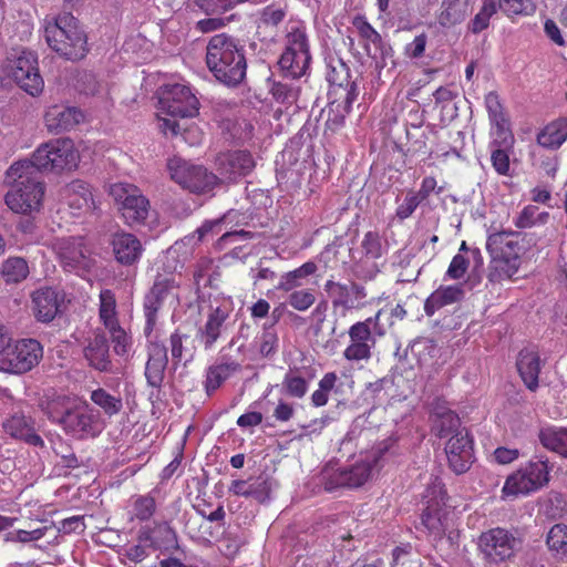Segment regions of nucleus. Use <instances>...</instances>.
<instances>
[{
  "mask_svg": "<svg viewBox=\"0 0 567 567\" xmlns=\"http://www.w3.org/2000/svg\"><path fill=\"white\" fill-rule=\"evenodd\" d=\"M171 178L192 193L204 194L214 188L217 177L202 165L174 156L167 162Z\"/></svg>",
  "mask_w": 567,
  "mask_h": 567,
  "instance_id": "1a4fd4ad",
  "label": "nucleus"
},
{
  "mask_svg": "<svg viewBox=\"0 0 567 567\" xmlns=\"http://www.w3.org/2000/svg\"><path fill=\"white\" fill-rule=\"evenodd\" d=\"M287 10L276 4L266 6L259 16L258 30L261 29H277L278 25L285 20Z\"/></svg>",
  "mask_w": 567,
  "mask_h": 567,
  "instance_id": "3c124183",
  "label": "nucleus"
},
{
  "mask_svg": "<svg viewBox=\"0 0 567 567\" xmlns=\"http://www.w3.org/2000/svg\"><path fill=\"white\" fill-rule=\"evenodd\" d=\"M48 416L53 422L62 425L63 430L79 439L86 436H95L99 433L97 414H95L89 405H75L58 411L52 405L48 411Z\"/></svg>",
  "mask_w": 567,
  "mask_h": 567,
  "instance_id": "9b49d317",
  "label": "nucleus"
},
{
  "mask_svg": "<svg viewBox=\"0 0 567 567\" xmlns=\"http://www.w3.org/2000/svg\"><path fill=\"white\" fill-rule=\"evenodd\" d=\"M206 64L214 76L227 86H237L246 76L244 47L227 33L213 35L206 47Z\"/></svg>",
  "mask_w": 567,
  "mask_h": 567,
  "instance_id": "f257e3e1",
  "label": "nucleus"
},
{
  "mask_svg": "<svg viewBox=\"0 0 567 567\" xmlns=\"http://www.w3.org/2000/svg\"><path fill=\"white\" fill-rule=\"evenodd\" d=\"M241 365L236 361H225L213 364L207 369L204 388L210 396L226 380L240 370Z\"/></svg>",
  "mask_w": 567,
  "mask_h": 567,
  "instance_id": "7c9ffc66",
  "label": "nucleus"
},
{
  "mask_svg": "<svg viewBox=\"0 0 567 567\" xmlns=\"http://www.w3.org/2000/svg\"><path fill=\"white\" fill-rule=\"evenodd\" d=\"M539 441L544 447L567 457V430L546 427L539 432Z\"/></svg>",
  "mask_w": 567,
  "mask_h": 567,
  "instance_id": "f704fd0d",
  "label": "nucleus"
},
{
  "mask_svg": "<svg viewBox=\"0 0 567 567\" xmlns=\"http://www.w3.org/2000/svg\"><path fill=\"white\" fill-rule=\"evenodd\" d=\"M65 198L72 209L83 210L94 207L93 194L90 185L81 179L72 181L65 187Z\"/></svg>",
  "mask_w": 567,
  "mask_h": 567,
  "instance_id": "2f4dec72",
  "label": "nucleus"
},
{
  "mask_svg": "<svg viewBox=\"0 0 567 567\" xmlns=\"http://www.w3.org/2000/svg\"><path fill=\"white\" fill-rule=\"evenodd\" d=\"M282 385L288 395L301 399L308 390V382L305 378L296 374L291 370L286 373Z\"/></svg>",
  "mask_w": 567,
  "mask_h": 567,
  "instance_id": "052dcab7",
  "label": "nucleus"
},
{
  "mask_svg": "<svg viewBox=\"0 0 567 567\" xmlns=\"http://www.w3.org/2000/svg\"><path fill=\"white\" fill-rule=\"evenodd\" d=\"M189 337L186 334H181L178 332H175L171 336L169 342H171V354L173 358V361L175 363L179 362L183 358L186 359V361H189L194 357V350L184 346V342L188 340Z\"/></svg>",
  "mask_w": 567,
  "mask_h": 567,
  "instance_id": "bf43d9fd",
  "label": "nucleus"
},
{
  "mask_svg": "<svg viewBox=\"0 0 567 567\" xmlns=\"http://www.w3.org/2000/svg\"><path fill=\"white\" fill-rule=\"evenodd\" d=\"M353 270L359 275L370 276L375 271L374 259L379 250H349Z\"/></svg>",
  "mask_w": 567,
  "mask_h": 567,
  "instance_id": "a19ab883",
  "label": "nucleus"
},
{
  "mask_svg": "<svg viewBox=\"0 0 567 567\" xmlns=\"http://www.w3.org/2000/svg\"><path fill=\"white\" fill-rule=\"evenodd\" d=\"M351 343L346 348L343 355L349 361L368 360L371 357V348L375 342L360 339L355 336H349Z\"/></svg>",
  "mask_w": 567,
  "mask_h": 567,
  "instance_id": "de8ad7c7",
  "label": "nucleus"
},
{
  "mask_svg": "<svg viewBox=\"0 0 567 567\" xmlns=\"http://www.w3.org/2000/svg\"><path fill=\"white\" fill-rule=\"evenodd\" d=\"M44 38L48 45L66 60H81L89 51L87 37L79 20L70 12H62L51 20L47 19Z\"/></svg>",
  "mask_w": 567,
  "mask_h": 567,
  "instance_id": "7ed1b4c3",
  "label": "nucleus"
},
{
  "mask_svg": "<svg viewBox=\"0 0 567 567\" xmlns=\"http://www.w3.org/2000/svg\"><path fill=\"white\" fill-rule=\"evenodd\" d=\"M217 165L220 175L228 181L236 182L240 177L249 175L254 171L256 162L250 152L237 150L219 155Z\"/></svg>",
  "mask_w": 567,
  "mask_h": 567,
  "instance_id": "aec40b11",
  "label": "nucleus"
},
{
  "mask_svg": "<svg viewBox=\"0 0 567 567\" xmlns=\"http://www.w3.org/2000/svg\"><path fill=\"white\" fill-rule=\"evenodd\" d=\"M491 262L488 278L491 281H499L511 278L518 269L519 256L515 250H489Z\"/></svg>",
  "mask_w": 567,
  "mask_h": 567,
  "instance_id": "393cba45",
  "label": "nucleus"
},
{
  "mask_svg": "<svg viewBox=\"0 0 567 567\" xmlns=\"http://www.w3.org/2000/svg\"><path fill=\"white\" fill-rule=\"evenodd\" d=\"M8 178L13 181L11 189L6 194L7 206L17 214L39 212L43 197L44 184L32 175L28 161L13 163L8 172Z\"/></svg>",
  "mask_w": 567,
  "mask_h": 567,
  "instance_id": "20e7f679",
  "label": "nucleus"
},
{
  "mask_svg": "<svg viewBox=\"0 0 567 567\" xmlns=\"http://www.w3.org/2000/svg\"><path fill=\"white\" fill-rule=\"evenodd\" d=\"M110 195L117 204L127 225L145 223L151 212V203L137 186L128 183H115L110 186Z\"/></svg>",
  "mask_w": 567,
  "mask_h": 567,
  "instance_id": "6e6552de",
  "label": "nucleus"
},
{
  "mask_svg": "<svg viewBox=\"0 0 567 567\" xmlns=\"http://www.w3.org/2000/svg\"><path fill=\"white\" fill-rule=\"evenodd\" d=\"M406 155L426 154L429 152L426 133L420 126L406 130Z\"/></svg>",
  "mask_w": 567,
  "mask_h": 567,
  "instance_id": "13d9d810",
  "label": "nucleus"
},
{
  "mask_svg": "<svg viewBox=\"0 0 567 567\" xmlns=\"http://www.w3.org/2000/svg\"><path fill=\"white\" fill-rule=\"evenodd\" d=\"M91 400L93 403L99 405L109 416L117 414L123 408L121 398L110 394L102 388L92 391Z\"/></svg>",
  "mask_w": 567,
  "mask_h": 567,
  "instance_id": "37998d69",
  "label": "nucleus"
},
{
  "mask_svg": "<svg viewBox=\"0 0 567 567\" xmlns=\"http://www.w3.org/2000/svg\"><path fill=\"white\" fill-rule=\"evenodd\" d=\"M274 486L275 482L267 475L249 478L248 497H252L259 503H265L269 501Z\"/></svg>",
  "mask_w": 567,
  "mask_h": 567,
  "instance_id": "a18cd8bd",
  "label": "nucleus"
},
{
  "mask_svg": "<svg viewBox=\"0 0 567 567\" xmlns=\"http://www.w3.org/2000/svg\"><path fill=\"white\" fill-rule=\"evenodd\" d=\"M441 511V507H435L434 504H431V501H426V508L421 515V522L430 533H440L442 527Z\"/></svg>",
  "mask_w": 567,
  "mask_h": 567,
  "instance_id": "69168bd1",
  "label": "nucleus"
},
{
  "mask_svg": "<svg viewBox=\"0 0 567 567\" xmlns=\"http://www.w3.org/2000/svg\"><path fill=\"white\" fill-rule=\"evenodd\" d=\"M64 292L55 287H41L32 292V311L38 321L49 323L62 311Z\"/></svg>",
  "mask_w": 567,
  "mask_h": 567,
  "instance_id": "2eb2a0df",
  "label": "nucleus"
},
{
  "mask_svg": "<svg viewBox=\"0 0 567 567\" xmlns=\"http://www.w3.org/2000/svg\"><path fill=\"white\" fill-rule=\"evenodd\" d=\"M174 288H176V285L173 279H157L155 280L148 293L145 296L144 312L146 317V333H150L153 330L156 323L157 311L162 307L164 299Z\"/></svg>",
  "mask_w": 567,
  "mask_h": 567,
  "instance_id": "5701e85b",
  "label": "nucleus"
},
{
  "mask_svg": "<svg viewBox=\"0 0 567 567\" xmlns=\"http://www.w3.org/2000/svg\"><path fill=\"white\" fill-rule=\"evenodd\" d=\"M27 161L30 169L61 173L76 168L80 154L71 138L60 137L39 145L32 153L31 158Z\"/></svg>",
  "mask_w": 567,
  "mask_h": 567,
  "instance_id": "423d86ee",
  "label": "nucleus"
},
{
  "mask_svg": "<svg viewBox=\"0 0 567 567\" xmlns=\"http://www.w3.org/2000/svg\"><path fill=\"white\" fill-rule=\"evenodd\" d=\"M351 343L346 348L343 355L349 361L368 360L371 357V348L375 342L360 339L355 336H349Z\"/></svg>",
  "mask_w": 567,
  "mask_h": 567,
  "instance_id": "49530a36",
  "label": "nucleus"
},
{
  "mask_svg": "<svg viewBox=\"0 0 567 567\" xmlns=\"http://www.w3.org/2000/svg\"><path fill=\"white\" fill-rule=\"evenodd\" d=\"M59 256L63 268L68 271H87L93 266V259L83 250H60Z\"/></svg>",
  "mask_w": 567,
  "mask_h": 567,
  "instance_id": "4c0bfd02",
  "label": "nucleus"
},
{
  "mask_svg": "<svg viewBox=\"0 0 567 567\" xmlns=\"http://www.w3.org/2000/svg\"><path fill=\"white\" fill-rule=\"evenodd\" d=\"M140 540L150 543L151 547L163 554L179 549L177 534L167 523L157 524L150 532L142 533Z\"/></svg>",
  "mask_w": 567,
  "mask_h": 567,
  "instance_id": "bb28decb",
  "label": "nucleus"
},
{
  "mask_svg": "<svg viewBox=\"0 0 567 567\" xmlns=\"http://www.w3.org/2000/svg\"><path fill=\"white\" fill-rule=\"evenodd\" d=\"M513 148L491 147V163L501 176H508L511 171L509 153Z\"/></svg>",
  "mask_w": 567,
  "mask_h": 567,
  "instance_id": "680f3d73",
  "label": "nucleus"
},
{
  "mask_svg": "<svg viewBox=\"0 0 567 567\" xmlns=\"http://www.w3.org/2000/svg\"><path fill=\"white\" fill-rule=\"evenodd\" d=\"M300 89L284 82H274L270 87L272 99L280 104L290 106L297 102Z\"/></svg>",
  "mask_w": 567,
  "mask_h": 567,
  "instance_id": "5fc2aeb1",
  "label": "nucleus"
},
{
  "mask_svg": "<svg viewBox=\"0 0 567 567\" xmlns=\"http://www.w3.org/2000/svg\"><path fill=\"white\" fill-rule=\"evenodd\" d=\"M499 9L508 18L528 17L536 12V4L533 0H499Z\"/></svg>",
  "mask_w": 567,
  "mask_h": 567,
  "instance_id": "09e8293b",
  "label": "nucleus"
},
{
  "mask_svg": "<svg viewBox=\"0 0 567 567\" xmlns=\"http://www.w3.org/2000/svg\"><path fill=\"white\" fill-rule=\"evenodd\" d=\"M465 298V290L463 284L440 286L434 290L424 302V311L426 316L432 317L436 310L458 303Z\"/></svg>",
  "mask_w": 567,
  "mask_h": 567,
  "instance_id": "a878e982",
  "label": "nucleus"
},
{
  "mask_svg": "<svg viewBox=\"0 0 567 567\" xmlns=\"http://www.w3.org/2000/svg\"><path fill=\"white\" fill-rule=\"evenodd\" d=\"M111 334L112 342L114 343V352L117 355H124L131 348V338L125 330L117 323L106 328Z\"/></svg>",
  "mask_w": 567,
  "mask_h": 567,
  "instance_id": "338daca9",
  "label": "nucleus"
},
{
  "mask_svg": "<svg viewBox=\"0 0 567 567\" xmlns=\"http://www.w3.org/2000/svg\"><path fill=\"white\" fill-rule=\"evenodd\" d=\"M520 540L509 530L496 527L481 534L478 547L486 559L502 563L514 556Z\"/></svg>",
  "mask_w": 567,
  "mask_h": 567,
  "instance_id": "ddd939ff",
  "label": "nucleus"
},
{
  "mask_svg": "<svg viewBox=\"0 0 567 567\" xmlns=\"http://www.w3.org/2000/svg\"><path fill=\"white\" fill-rule=\"evenodd\" d=\"M324 290L332 298L334 307L341 306L347 309L359 307L361 301L367 297L364 287L352 281L341 284L328 280L324 285Z\"/></svg>",
  "mask_w": 567,
  "mask_h": 567,
  "instance_id": "4be33fe9",
  "label": "nucleus"
},
{
  "mask_svg": "<svg viewBox=\"0 0 567 567\" xmlns=\"http://www.w3.org/2000/svg\"><path fill=\"white\" fill-rule=\"evenodd\" d=\"M100 319L105 328L117 324L116 300L112 290L104 289L100 292Z\"/></svg>",
  "mask_w": 567,
  "mask_h": 567,
  "instance_id": "79ce46f5",
  "label": "nucleus"
},
{
  "mask_svg": "<svg viewBox=\"0 0 567 567\" xmlns=\"http://www.w3.org/2000/svg\"><path fill=\"white\" fill-rule=\"evenodd\" d=\"M223 230L224 223L221 219L205 221L202 227L196 230L197 241L202 245L214 244L216 241L219 246H226L252 238L255 235L244 229L234 231Z\"/></svg>",
  "mask_w": 567,
  "mask_h": 567,
  "instance_id": "a211bd4d",
  "label": "nucleus"
},
{
  "mask_svg": "<svg viewBox=\"0 0 567 567\" xmlns=\"http://www.w3.org/2000/svg\"><path fill=\"white\" fill-rule=\"evenodd\" d=\"M287 302L298 311H306L316 302V296L311 289L293 290Z\"/></svg>",
  "mask_w": 567,
  "mask_h": 567,
  "instance_id": "e2e57ef3",
  "label": "nucleus"
},
{
  "mask_svg": "<svg viewBox=\"0 0 567 567\" xmlns=\"http://www.w3.org/2000/svg\"><path fill=\"white\" fill-rule=\"evenodd\" d=\"M342 475L347 488H357L362 486L371 476V462H359L349 467H343Z\"/></svg>",
  "mask_w": 567,
  "mask_h": 567,
  "instance_id": "e433bc0d",
  "label": "nucleus"
},
{
  "mask_svg": "<svg viewBox=\"0 0 567 567\" xmlns=\"http://www.w3.org/2000/svg\"><path fill=\"white\" fill-rule=\"evenodd\" d=\"M549 214L538 213V207L534 205H527L514 219V225L519 229L532 228L537 221L544 224L548 219Z\"/></svg>",
  "mask_w": 567,
  "mask_h": 567,
  "instance_id": "6e6d98bb",
  "label": "nucleus"
},
{
  "mask_svg": "<svg viewBox=\"0 0 567 567\" xmlns=\"http://www.w3.org/2000/svg\"><path fill=\"white\" fill-rule=\"evenodd\" d=\"M200 103L192 89L183 83L165 84L159 90L158 96V127L166 135H182L187 141V134L192 131L181 132L179 118L195 117L199 114Z\"/></svg>",
  "mask_w": 567,
  "mask_h": 567,
  "instance_id": "f03ea898",
  "label": "nucleus"
},
{
  "mask_svg": "<svg viewBox=\"0 0 567 567\" xmlns=\"http://www.w3.org/2000/svg\"><path fill=\"white\" fill-rule=\"evenodd\" d=\"M391 567H422L421 560L411 544L396 546L392 551Z\"/></svg>",
  "mask_w": 567,
  "mask_h": 567,
  "instance_id": "864d4df0",
  "label": "nucleus"
},
{
  "mask_svg": "<svg viewBox=\"0 0 567 567\" xmlns=\"http://www.w3.org/2000/svg\"><path fill=\"white\" fill-rule=\"evenodd\" d=\"M538 145L558 150L567 141V117H558L545 125L536 138Z\"/></svg>",
  "mask_w": 567,
  "mask_h": 567,
  "instance_id": "c756f323",
  "label": "nucleus"
},
{
  "mask_svg": "<svg viewBox=\"0 0 567 567\" xmlns=\"http://www.w3.org/2000/svg\"><path fill=\"white\" fill-rule=\"evenodd\" d=\"M319 484L326 492H333L338 488L346 487L342 470L324 468L319 476Z\"/></svg>",
  "mask_w": 567,
  "mask_h": 567,
  "instance_id": "0e129e2a",
  "label": "nucleus"
},
{
  "mask_svg": "<svg viewBox=\"0 0 567 567\" xmlns=\"http://www.w3.org/2000/svg\"><path fill=\"white\" fill-rule=\"evenodd\" d=\"M227 313L220 308L214 309L207 318L204 327L199 328L198 333L204 342L205 349H210L221 333Z\"/></svg>",
  "mask_w": 567,
  "mask_h": 567,
  "instance_id": "473e14b6",
  "label": "nucleus"
},
{
  "mask_svg": "<svg viewBox=\"0 0 567 567\" xmlns=\"http://www.w3.org/2000/svg\"><path fill=\"white\" fill-rule=\"evenodd\" d=\"M3 430L16 440L23 441L28 445L44 447V441L37 434L34 420L23 414H14L3 422Z\"/></svg>",
  "mask_w": 567,
  "mask_h": 567,
  "instance_id": "b1692460",
  "label": "nucleus"
},
{
  "mask_svg": "<svg viewBox=\"0 0 567 567\" xmlns=\"http://www.w3.org/2000/svg\"><path fill=\"white\" fill-rule=\"evenodd\" d=\"M548 481L547 461L532 460L526 466L507 477L503 492L506 495L528 494L542 488Z\"/></svg>",
  "mask_w": 567,
  "mask_h": 567,
  "instance_id": "f8f14e48",
  "label": "nucleus"
},
{
  "mask_svg": "<svg viewBox=\"0 0 567 567\" xmlns=\"http://www.w3.org/2000/svg\"><path fill=\"white\" fill-rule=\"evenodd\" d=\"M317 270V265L312 261H308L300 266L299 268L288 271L281 276L279 285L277 286L278 290L290 291L295 288L302 285V280L308 276L315 274Z\"/></svg>",
  "mask_w": 567,
  "mask_h": 567,
  "instance_id": "c9c22d12",
  "label": "nucleus"
},
{
  "mask_svg": "<svg viewBox=\"0 0 567 567\" xmlns=\"http://www.w3.org/2000/svg\"><path fill=\"white\" fill-rule=\"evenodd\" d=\"M167 363L166 347L161 344L153 346L145 367V377L150 386L156 389L162 386Z\"/></svg>",
  "mask_w": 567,
  "mask_h": 567,
  "instance_id": "c85d7f7f",
  "label": "nucleus"
},
{
  "mask_svg": "<svg viewBox=\"0 0 567 567\" xmlns=\"http://www.w3.org/2000/svg\"><path fill=\"white\" fill-rule=\"evenodd\" d=\"M485 106L489 122L508 116L499 94L495 91H491L485 95Z\"/></svg>",
  "mask_w": 567,
  "mask_h": 567,
  "instance_id": "774afa93",
  "label": "nucleus"
},
{
  "mask_svg": "<svg viewBox=\"0 0 567 567\" xmlns=\"http://www.w3.org/2000/svg\"><path fill=\"white\" fill-rule=\"evenodd\" d=\"M450 468L457 475L467 472L474 462L473 439L468 432H457L445 445Z\"/></svg>",
  "mask_w": 567,
  "mask_h": 567,
  "instance_id": "4468645a",
  "label": "nucleus"
},
{
  "mask_svg": "<svg viewBox=\"0 0 567 567\" xmlns=\"http://www.w3.org/2000/svg\"><path fill=\"white\" fill-rule=\"evenodd\" d=\"M83 357L89 367L99 372L112 373L114 371L109 339L105 332L101 330H96L93 337L87 339L83 348Z\"/></svg>",
  "mask_w": 567,
  "mask_h": 567,
  "instance_id": "f3484780",
  "label": "nucleus"
},
{
  "mask_svg": "<svg viewBox=\"0 0 567 567\" xmlns=\"http://www.w3.org/2000/svg\"><path fill=\"white\" fill-rule=\"evenodd\" d=\"M246 0H194L198 7L207 16H219L233 10L239 3Z\"/></svg>",
  "mask_w": 567,
  "mask_h": 567,
  "instance_id": "4d7b16f0",
  "label": "nucleus"
},
{
  "mask_svg": "<svg viewBox=\"0 0 567 567\" xmlns=\"http://www.w3.org/2000/svg\"><path fill=\"white\" fill-rule=\"evenodd\" d=\"M43 118L47 130L59 134L79 125L84 120V114L75 106L54 104L47 109Z\"/></svg>",
  "mask_w": 567,
  "mask_h": 567,
  "instance_id": "6ab92c4d",
  "label": "nucleus"
},
{
  "mask_svg": "<svg viewBox=\"0 0 567 567\" xmlns=\"http://www.w3.org/2000/svg\"><path fill=\"white\" fill-rule=\"evenodd\" d=\"M546 543L548 548L559 559L567 560V526L563 524L554 525L548 532Z\"/></svg>",
  "mask_w": 567,
  "mask_h": 567,
  "instance_id": "ea45409f",
  "label": "nucleus"
},
{
  "mask_svg": "<svg viewBox=\"0 0 567 567\" xmlns=\"http://www.w3.org/2000/svg\"><path fill=\"white\" fill-rule=\"evenodd\" d=\"M2 275L7 282H20L29 275L27 261L21 257H12L2 265Z\"/></svg>",
  "mask_w": 567,
  "mask_h": 567,
  "instance_id": "c03bdc74",
  "label": "nucleus"
},
{
  "mask_svg": "<svg viewBox=\"0 0 567 567\" xmlns=\"http://www.w3.org/2000/svg\"><path fill=\"white\" fill-rule=\"evenodd\" d=\"M310 61V41L306 23L301 20H290L285 35V50L279 59L280 69L286 75L299 79L306 74Z\"/></svg>",
  "mask_w": 567,
  "mask_h": 567,
  "instance_id": "39448f33",
  "label": "nucleus"
},
{
  "mask_svg": "<svg viewBox=\"0 0 567 567\" xmlns=\"http://www.w3.org/2000/svg\"><path fill=\"white\" fill-rule=\"evenodd\" d=\"M393 265L401 269L398 274V280L401 282L415 281L420 275L419 262L414 260V255L411 252H398Z\"/></svg>",
  "mask_w": 567,
  "mask_h": 567,
  "instance_id": "58836bf2",
  "label": "nucleus"
},
{
  "mask_svg": "<svg viewBox=\"0 0 567 567\" xmlns=\"http://www.w3.org/2000/svg\"><path fill=\"white\" fill-rule=\"evenodd\" d=\"M43 357V348L35 339H22L9 346L0 354V371L23 374L37 367Z\"/></svg>",
  "mask_w": 567,
  "mask_h": 567,
  "instance_id": "9d476101",
  "label": "nucleus"
},
{
  "mask_svg": "<svg viewBox=\"0 0 567 567\" xmlns=\"http://www.w3.org/2000/svg\"><path fill=\"white\" fill-rule=\"evenodd\" d=\"M460 417L451 409H443L439 411L437 416L432 420V432L443 439L450 435L457 434V432H465L460 430Z\"/></svg>",
  "mask_w": 567,
  "mask_h": 567,
  "instance_id": "72a5a7b5",
  "label": "nucleus"
},
{
  "mask_svg": "<svg viewBox=\"0 0 567 567\" xmlns=\"http://www.w3.org/2000/svg\"><path fill=\"white\" fill-rule=\"evenodd\" d=\"M497 4L495 0H483L480 11L475 14L470 23V30L473 33H480L487 29L491 18L496 13Z\"/></svg>",
  "mask_w": 567,
  "mask_h": 567,
  "instance_id": "8fccbe9b",
  "label": "nucleus"
},
{
  "mask_svg": "<svg viewBox=\"0 0 567 567\" xmlns=\"http://www.w3.org/2000/svg\"><path fill=\"white\" fill-rule=\"evenodd\" d=\"M327 80L330 83L329 94H333L338 100H344L347 110L352 107L358 97V87L351 79L349 68L344 63L332 66L327 74Z\"/></svg>",
  "mask_w": 567,
  "mask_h": 567,
  "instance_id": "412c9836",
  "label": "nucleus"
},
{
  "mask_svg": "<svg viewBox=\"0 0 567 567\" xmlns=\"http://www.w3.org/2000/svg\"><path fill=\"white\" fill-rule=\"evenodd\" d=\"M352 107L346 109L344 100H334L330 102L328 118L326 121V130L337 132L344 125L346 116L351 112Z\"/></svg>",
  "mask_w": 567,
  "mask_h": 567,
  "instance_id": "603ef678",
  "label": "nucleus"
},
{
  "mask_svg": "<svg viewBox=\"0 0 567 567\" xmlns=\"http://www.w3.org/2000/svg\"><path fill=\"white\" fill-rule=\"evenodd\" d=\"M3 70L31 96L42 93L44 81L39 71L38 56L31 51L22 50L8 56Z\"/></svg>",
  "mask_w": 567,
  "mask_h": 567,
  "instance_id": "0eeeda50",
  "label": "nucleus"
},
{
  "mask_svg": "<svg viewBox=\"0 0 567 567\" xmlns=\"http://www.w3.org/2000/svg\"><path fill=\"white\" fill-rule=\"evenodd\" d=\"M352 25L357 29L362 45L369 56L380 59L383 62L393 56V49L385 43L381 34L367 20L365 16L357 14L352 19Z\"/></svg>",
  "mask_w": 567,
  "mask_h": 567,
  "instance_id": "dca6fc26",
  "label": "nucleus"
},
{
  "mask_svg": "<svg viewBox=\"0 0 567 567\" xmlns=\"http://www.w3.org/2000/svg\"><path fill=\"white\" fill-rule=\"evenodd\" d=\"M516 367L526 388L533 392L536 391L538 388V375L540 372L539 354L529 349L520 350L517 357Z\"/></svg>",
  "mask_w": 567,
  "mask_h": 567,
  "instance_id": "cd10ccee",
  "label": "nucleus"
}]
</instances>
